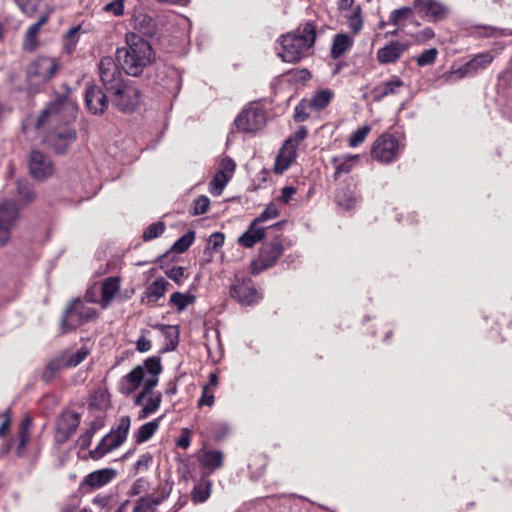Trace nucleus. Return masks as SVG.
Here are the masks:
<instances>
[{
  "label": "nucleus",
  "instance_id": "obj_1",
  "mask_svg": "<svg viewBox=\"0 0 512 512\" xmlns=\"http://www.w3.org/2000/svg\"><path fill=\"white\" fill-rule=\"evenodd\" d=\"M77 110L76 103L68 94H57L37 117L36 129H41L45 125L51 127L44 142L57 154H64L69 145L76 140V131L67 124L75 120Z\"/></svg>",
  "mask_w": 512,
  "mask_h": 512
},
{
  "label": "nucleus",
  "instance_id": "obj_2",
  "mask_svg": "<svg viewBox=\"0 0 512 512\" xmlns=\"http://www.w3.org/2000/svg\"><path fill=\"white\" fill-rule=\"evenodd\" d=\"M120 68L129 76L138 77L155 60V52L147 40L135 34L126 37V46L116 50Z\"/></svg>",
  "mask_w": 512,
  "mask_h": 512
},
{
  "label": "nucleus",
  "instance_id": "obj_3",
  "mask_svg": "<svg viewBox=\"0 0 512 512\" xmlns=\"http://www.w3.org/2000/svg\"><path fill=\"white\" fill-rule=\"evenodd\" d=\"M315 40L316 25L308 21L300 25L294 32L281 37V50L278 54L284 62L296 63L306 55Z\"/></svg>",
  "mask_w": 512,
  "mask_h": 512
},
{
  "label": "nucleus",
  "instance_id": "obj_4",
  "mask_svg": "<svg viewBox=\"0 0 512 512\" xmlns=\"http://www.w3.org/2000/svg\"><path fill=\"white\" fill-rule=\"evenodd\" d=\"M96 316V310L84 304L80 299L73 300L66 308L61 320L64 332L73 330Z\"/></svg>",
  "mask_w": 512,
  "mask_h": 512
},
{
  "label": "nucleus",
  "instance_id": "obj_5",
  "mask_svg": "<svg viewBox=\"0 0 512 512\" xmlns=\"http://www.w3.org/2000/svg\"><path fill=\"white\" fill-rule=\"evenodd\" d=\"M401 151L398 139L389 133L379 136L371 147V156L373 159L382 163H391L395 161Z\"/></svg>",
  "mask_w": 512,
  "mask_h": 512
},
{
  "label": "nucleus",
  "instance_id": "obj_6",
  "mask_svg": "<svg viewBox=\"0 0 512 512\" xmlns=\"http://www.w3.org/2000/svg\"><path fill=\"white\" fill-rule=\"evenodd\" d=\"M55 58L41 56L31 62L27 68V78L31 85H40L50 80L58 70Z\"/></svg>",
  "mask_w": 512,
  "mask_h": 512
},
{
  "label": "nucleus",
  "instance_id": "obj_7",
  "mask_svg": "<svg viewBox=\"0 0 512 512\" xmlns=\"http://www.w3.org/2000/svg\"><path fill=\"white\" fill-rule=\"evenodd\" d=\"M307 129L300 126L292 137L287 139L276 158L275 172L282 173L290 167L297 156L296 148L307 137Z\"/></svg>",
  "mask_w": 512,
  "mask_h": 512
},
{
  "label": "nucleus",
  "instance_id": "obj_8",
  "mask_svg": "<svg viewBox=\"0 0 512 512\" xmlns=\"http://www.w3.org/2000/svg\"><path fill=\"white\" fill-rule=\"evenodd\" d=\"M119 67L112 57H103L99 62L100 79L109 94L114 91L119 93V88L126 84Z\"/></svg>",
  "mask_w": 512,
  "mask_h": 512
},
{
  "label": "nucleus",
  "instance_id": "obj_9",
  "mask_svg": "<svg viewBox=\"0 0 512 512\" xmlns=\"http://www.w3.org/2000/svg\"><path fill=\"white\" fill-rule=\"evenodd\" d=\"M81 422V416L77 412L63 411L55 423V442L62 445L66 443L76 432Z\"/></svg>",
  "mask_w": 512,
  "mask_h": 512
},
{
  "label": "nucleus",
  "instance_id": "obj_10",
  "mask_svg": "<svg viewBox=\"0 0 512 512\" xmlns=\"http://www.w3.org/2000/svg\"><path fill=\"white\" fill-rule=\"evenodd\" d=\"M236 128L246 133H255L266 125L265 111L260 107L244 109L235 119Z\"/></svg>",
  "mask_w": 512,
  "mask_h": 512
},
{
  "label": "nucleus",
  "instance_id": "obj_11",
  "mask_svg": "<svg viewBox=\"0 0 512 512\" xmlns=\"http://www.w3.org/2000/svg\"><path fill=\"white\" fill-rule=\"evenodd\" d=\"M283 246L278 240L263 244L258 258L251 263L252 274H259L272 267L282 255Z\"/></svg>",
  "mask_w": 512,
  "mask_h": 512
},
{
  "label": "nucleus",
  "instance_id": "obj_12",
  "mask_svg": "<svg viewBox=\"0 0 512 512\" xmlns=\"http://www.w3.org/2000/svg\"><path fill=\"white\" fill-rule=\"evenodd\" d=\"M111 101L116 108L124 113L133 112L140 100V91L129 84L123 85V87L119 88V93L114 91L110 94Z\"/></svg>",
  "mask_w": 512,
  "mask_h": 512
},
{
  "label": "nucleus",
  "instance_id": "obj_13",
  "mask_svg": "<svg viewBox=\"0 0 512 512\" xmlns=\"http://www.w3.org/2000/svg\"><path fill=\"white\" fill-rule=\"evenodd\" d=\"M18 218V208L13 200H3L0 202V247L4 246Z\"/></svg>",
  "mask_w": 512,
  "mask_h": 512
},
{
  "label": "nucleus",
  "instance_id": "obj_14",
  "mask_svg": "<svg viewBox=\"0 0 512 512\" xmlns=\"http://www.w3.org/2000/svg\"><path fill=\"white\" fill-rule=\"evenodd\" d=\"M413 8L429 22L442 21L449 13V8L438 0H414Z\"/></svg>",
  "mask_w": 512,
  "mask_h": 512
},
{
  "label": "nucleus",
  "instance_id": "obj_15",
  "mask_svg": "<svg viewBox=\"0 0 512 512\" xmlns=\"http://www.w3.org/2000/svg\"><path fill=\"white\" fill-rule=\"evenodd\" d=\"M28 166L30 174L37 180H45L54 172L51 159L39 150L30 152Z\"/></svg>",
  "mask_w": 512,
  "mask_h": 512
},
{
  "label": "nucleus",
  "instance_id": "obj_16",
  "mask_svg": "<svg viewBox=\"0 0 512 512\" xmlns=\"http://www.w3.org/2000/svg\"><path fill=\"white\" fill-rule=\"evenodd\" d=\"M493 61V55L484 52L476 55L470 61L450 73V79H462L466 76L474 75L479 70L485 69Z\"/></svg>",
  "mask_w": 512,
  "mask_h": 512
},
{
  "label": "nucleus",
  "instance_id": "obj_17",
  "mask_svg": "<svg viewBox=\"0 0 512 512\" xmlns=\"http://www.w3.org/2000/svg\"><path fill=\"white\" fill-rule=\"evenodd\" d=\"M85 103L91 113L100 115L107 110L109 99L100 86L92 84L86 89Z\"/></svg>",
  "mask_w": 512,
  "mask_h": 512
},
{
  "label": "nucleus",
  "instance_id": "obj_18",
  "mask_svg": "<svg viewBox=\"0 0 512 512\" xmlns=\"http://www.w3.org/2000/svg\"><path fill=\"white\" fill-rule=\"evenodd\" d=\"M230 294L242 305L258 303L261 298L250 279L237 281L232 285Z\"/></svg>",
  "mask_w": 512,
  "mask_h": 512
},
{
  "label": "nucleus",
  "instance_id": "obj_19",
  "mask_svg": "<svg viewBox=\"0 0 512 512\" xmlns=\"http://www.w3.org/2000/svg\"><path fill=\"white\" fill-rule=\"evenodd\" d=\"M197 460L199 465L206 470L202 472V477L208 478L211 473L223 466L224 454L219 450L203 449L197 453Z\"/></svg>",
  "mask_w": 512,
  "mask_h": 512
},
{
  "label": "nucleus",
  "instance_id": "obj_20",
  "mask_svg": "<svg viewBox=\"0 0 512 512\" xmlns=\"http://www.w3.org/2000/svg\"><path fill=\"white\" fill-rule=\"evenodd\" d=\"M408 49L409 43L407 42L390 41L384 47L378 49L377 60L381 64L395 63Z\"/></svg>",
  "mask_w": 512,
  "mask_h": 512
},
{
  "label": "nucleus",
  "instance_id": "obj_21",
  "mask_svg": "<svg viewBox=\"0 0 512 512\" xmlns=\"http://www.w3.org/2000/svg\"><path fill=\"white\" fill-rule=\"evenodd\" d=\"M117 476V471L112 468H104L89 473L84 480L81 482V487L86 486L91 489H98L109 482H111Z\"/></svg>",
  "mask_w": 512,
  "mask_h": 512
},
{
  "label": "nucleus",
  "instance_id": "obj_22",
  "mask_svg": "<svg viewBox=\"0 0 512 512\" xmlns=\"http://www.w3.org/2000/svg\"><path fill=\"white\" fill-rule=\"evenodd\" d=\"M404 82L398 76H392L389 80L375 86L371 93L375 102L382 101L385 97L396 95L399 89L404 87Z\"/></svg>",
  "mask_w": 512,
  "mask_h": 512
},
{
  "label": "nucleus",
  "instance_id": "obj_23",
  "mask_svg": "<svg viewBox=\"0 0 512 512\" xmlns=\"http://www.w3.org/2000/svg\"><path fill=\"white\" fill-rule=\"evenodd\" d=\"M133 27L141 34L153 37L158 33V19L148 13H138L133 17Z\"/></svg>",
  "mask_w": 512,
  "mask_h": 512
},
{
  "label": "nucleus",
  "instance_id": "obj_24",
  "mask_svg": "<svg viewBox=\"0 0 512 512\" xmlns=\"http://www.w3.org/2000/svg\"><path fill=\"white\" fill-rule=\"evenodd\" d=\"M145 372L141 365L136 366L132 371L126 374L120 381L119 390L123 395L132 394L144 380Z\"/></svg>",
  "mask_w": 512,
  "mask_h": 512
},
{
  "label": "nucleus",
  "instance_id": "obj_25",
  "mask_svg": "<svg viewBox=\"0 0 512 512\" xmlns=\"http://www.w3.org/2000/svg\"><path fill=\"white\" fill-rule=\"evenodd\" d=\"M358 161V155L347 154L333 157L331 162L335 168L334 179L338 180L343 174L350 173Z\"/></svg>",
  "mask_w": 512,
  "mask_h": 512
},
{
  "label": "nucleus",
  "instance_id": "obj_26",
  "mask_svg": "<svg viewBox=\"0 0 512 512\" xmlns=\"http://www.w3.org/2000/svg\"><path fill=\"white\" fill-rule=\"evenodd\" d=\"M169 282L164 278H158L152 282L145 290L142 302L146 304L156 303L161 297L164 296Z\"/></svg>",
  "mask_w": 512,
  "mask_h": 512
},
{
  "label": "nucleus",
  "instance_id": "obj_27",
  "mask_svg": "<svg viewBox=\"0 0 512 512\" xmlns=\"http://www.w3.org/2000/svg\"><path fill=\"white\" fill-rule=\"evenodd\" d=\"M116 438L117 434H115L113 431L108 433L101 439L96 448L90 451V457L94 460H98L113 449L118 448L121 444H116Z\"/></svg>",
  "mask_w": 512,
  "mask_h": 512
},
{
  "label": "nucleus",
  "instance_id": "obj_28",
  "mask_svg": "<svg viewBox=\"0 0 512 512\" xmlns=\"http://www.w3.org/2000/svg\"><path fill=\"white\" fill-rule=\"evenodd\" d=\"M354 40L348 34L339 33L333 38L330 55L333 59H339L353 46Z\"/></svg>",
  "mask_w": 512,
  "mask_h": 512
},
{
  "label": "nucleus",
  "instance_id": "obj_29",
  "mask_svg": "<svg viewBox=\"0 0 512 512\" xmlns=\"http://www.w3.org/2000/svg\"><path fill=\"white\" fill-rule=\"evenodd\" d=\"M264 237L265 229L257 227V224H254V221H252L248 230L239 237L238 243L246 248H251Z\"/></svg>",
  "mask_w": 512,
  "mask_h": 512
},
{
  "label": "nucleus",
  "instance_id": "obj_30",
  "mask_svg": "<svg viewBox=\"0 0 512 512\" xmlns=\"http://www.w3.org/2000/svg\"><path fill=\"white\" fill-rule=\"evenodd\" d=\"M48 21V15H43L39 18V20L32 24L26 34L24 40V49L28 51H33L38 45V34L40 32L41 27Z\"/></svg>",
  "mask_w": 512,
  "mask_h": 512
},
{
  "label": "nucleus",
  "instance_id": "obj_31",
  "mask_svg": "<svg viewBox=\"0 0 512 512\" xmlns=\"http://www.w3.org/2000/svg\"><path fill=\"white\" fill-rule=\"evenodd\" d=\"M166 498L165 494L161 495H147L137 500L133 512H150L151 510H157L156 507L160 505Z\"/></svg>",
  "mask_w": 512,
  "mask_h": 512
},
{
  "label": "nucleus",
  "instance_id": "obj_32",
  "mask_svg": "<svg viewBox=\"0 0 512 512\" xmlns=\"http://www.w3.org/2000/svg\"><path fill=\"white\" fill-rule=\"evenodd\" d=\"M162 418L163 416H160L157 419L143 424L134 435L136 443L140 444L148 441L158 430Z\"/></svg>",
  "mask_w": 512,
  "mask_h": 512
},
{
  "label": "nucleus",
  "instance_id": "obj_33",
  "mask_svg": "<svg viewBox=\"0 0 512 512\" xmlns=\"http://www.w3.org/2000/svg\"><path fill=\"white\" fill-rule=\"evenodd\" d=\"M103 426V420L100 418L94 419L88 429H86L77 439V444L81 450L89 448L92 442V438L96 431Z\"/></svg>",
  "mask_w": 512,
  "mask_h": 512
},
{
  "label": "nucleus",
  "instance_id": "obj_34",
  "mask_svg": "<svg viewBox=\"0 0 512 512\" xmlns=\"http://www.w3.org/2000/svg\"><path fill=\"white\" fill-rule=\"evenodd\" d=\"M120 289V280L118 277H109L104 280L101 287L102 301L108 304Z\"/></svg>",
  "mask_w": 512,
  "mask_h": 512
},
{
  "label": "nucleus",
  "instance_id": "obj_35",
  "mask_svg": "<svg viewBox=\"0 0 512 512\" xmlns=\"http://www.w3.org/2000/svg\"><path fill=\"white\" fill-rule=\"evenodd\" d=\"M212 483L207 478L201 477V482L194 486L192 491V499L195 503L205 502L211 493Z\"/></svg>",
  "mask_w": 512,
  "mask_h": 512
},
{
  "label": "nucleus",
  "instance_id": "obj_36",
  "mask_svg": "<svg viewBox=\"0 0 512 512\" xmlns=\"http://www.w3.org/2000/svg\"><path fill=\"white\" fill-rule=\"evenodd\" d=\"M66 367L65 358L61 355L53 360H51L45 367L42 378L45 382H50L56 375V373Z\"/></svg>",
  "mask_w": 512,
  "mask_h": 512
},
{
  "label": "nucleus",
  "instance_id": "obj_37",
  "mask_svg": "<svg viewBox=\"0 0 512 512\" xmlns=\"http://www.w3.org/2000/svg\"><path fill=\"white\" fill-rule=\"evenodd\" d=\"M163 334L165 335V339L167 341L164 351H172L174 350L178 345V337H179V331L176 326H170V325H162L160 326Z\"/></svg>",
  "mask_w": 512,
  "mask_h": 512
},
{
  "label": "nucleus",
  "instance_id": "obj_38",
  "mask_svg": "<svg viewBox=\"0 0 512 512\" xmlns=\"http://www.w3.org/2000/svg\"><path fill=\"white\" fill-rule=\"evenodd\" d=\"M17 194H18L20 200L25 205L34 201V199L36 197L31 184L27 180H18L17 181Z\"/></svg>",
  "mask_w": 512,
  "mask_h": 512
},
{
  "label": "nucleus",
  "instance_id": "obj_39",
  "mask_svg": "<svg viewBox=\"0 0 512 512\" xmlns=\"http://www.w3.org/2000/svg\"><path fill=\"white\" fill-rule=\"evenodd\" d=\"M332 93L330 90H321L317 92L313 98L308 101L310 108L318 111L324 109L331 101Z\"/></svg>",
  "mask_w": 512,
  "mask_h": 512
},
{
  "label": "nucleus",
  "instance_id": "obj_40",
  "mask_svg": "<svg viewBox=\"0 0 512 512\" xmlns=\"http://www.w3.org/2000/svg\"><path fill=\"white\" fill-rule=\"evenodd\" d=\"M411 18H413V8L404 6L391 12L389 23L399 26L403 20H409Z\"/></svg>",
  "mask_w": 512,
  "mask_h": 512
},
{
  "label": "nucleus",
  "instance_id": "obj_41",
  "mask_svg": "<svg viewBox=\"0 0 512 512\" xmlns=\"http://www.w3.org/2000/svg\"><path fill=\"white\" fill-rule=\"evenodd\" d=\"M195 239V232L192 230L187 231L172 245L171 249L177 253H184L189 249Z\"/></svg>",
  "mask_w": 512,
  "mask_h": 512
},
{
  "label": "nucleus",
  "instance_id": "obj_42",
  "mask_svg": "<svg viewBox=\"0 0 512 512\" xmlns=\"http://www.w3.org/2000/svg\"><path fill=\"white\" fill-rule=\"evenodd\" d=\"M195 296L192 294H184L180 292H174L170 296V303L177 307L178 311L184 310L188 305L193 304Z\"/></svg>",
  "mask_w": 512,
  "mask_h": 512
},
{
  "label": "nucleus",
  "instance_id": "obj_43",
  "mask_svg": "<svg viewBox=\"0 0 512 512\" xmlns=\"http://www.w3.org/2000/svg\"><path fill=\"white\" fill-rule=\"evenodd\" d=\"M89 350L86 347H81L73 354H62L65 358L66 367H76L88 356Z\"/></svg>",
  "mask_w": 512,
  "mask_h": 512
},
{
  "label": "nucleus",
  "instance_id": "obj_44",
  "mask_svg": "<svg viewBox=\"0 0 512 512\" xmlns=\"http://www.w3.org/2000/svg\"><path fill=\"white\" fill-rule=\"evenodd\" d=\"M131 420L129 416H122L119 420V423L116 429L112 431L117 434L116 444H123L127 438L129 429H130Z\"/></svg>",
  "mask_w": 512,
  "mask_h": 512
},
{
  "label": "nucleus",
  "instance_id": "obj_45",
  "mask_svg": "<svg viewBox=\"0 0 512 512\" xmlns=\"http://www.w3.org/2000/svg\"><path fill=\"white\" fill-rule=\"evenodd\" d=\"M162 396L159 393L155 397H150L148 403L140 410L138 419L142 420L147 418L150 414L156 412L161 404Z\"/></svg>",
  "mask_w": 512,
  "mask_h": 512
},
{
  "label": "nucleus",
  "instance_id": "obj_46",
  "mask_svg": "<svg viewBox=\"0 0 512 512\" xmlns=\"http://www.w3.org/2000/svg\"><path fill=\"white\" fill-rule=\"evenodd\" d=\"M347 25L349 29L354 33H359L363 28V19L361 17V9L357 6L351 15L348 17Z\"/></svg>",
  "mask_w": 512,
  "mask_h": 512
},
{
  "label": "nucleus",
  "instance_id": "obj_47",
  "mask_svg": "<svg viewBox=\"0 0 512 512\" xmlns=\"http://www.w3.org/2000/svg\"><path fill=\"white\" fill-rule=\"evenodd\" d=\"M80 26L72 27L68 30L64 37V49L67 53H71L76 48L78 42V33Z\"/></svg>",
  "mask_w": 512,
  "mask_h": 512
},
{
  "label": "nucleus",
  "instance_id": "obj_48",
  "mask_svg": "<svg viewBox=\"0 0 512 512\" xmlns=\"http://www.w3.org/2000/svg\"><path fill=\"white\" fill-rule=\"evenodd\" d=\"M228 182V178L224 171H218L214 178L210 182V192L215 195H219L225 185Z\"/></svg>",
  "mask_w": 512,
  "mask_h": 512
},
{
  "label": "nucleus",
  "instance_id": "obj_49",
  "mask_svg": "<svg viewBox=\"0 0 512 512\" xmlns=\"http://www.w3.org/2000/svg\"><path fill=\"white\" fill-rule=\"evenodd\" d=\"M165 230V224L161 221L150 224L143 232V240L150 241L159 237Z\"/></svg>",
  "mask_w": 512,
  "mask_h": 512
},
{
  "label": "nucleus",
  "instance_id": "obj_50",
  "mask_svg": "<svg viewBox=\"0 0 512 512\" xmlns=\"http://www.w3.org/2000/svg\"><path fill=\"white\" fill-rule=\"evenodd\" d=\"M143 371H147L151 376H158L162 372L161 360L157 356L146 359L142 365Z\"/></svg>",
  "mask_w": 512,
  "mask_h": 512
},
{
  "label": "nucleus",
  "instance_id": "obj_51",
  "mask_svg": "<svg viewBox=\"0 0 512 512\" xmlns=\"http://www.w3.org/2000/svg\"><path fill=\"white\" fill-rule=\"evenodd\" d=\"M438 56V50L436 48H430L424 50L417 58L416 63L419 67H425L432 65Z\"/></svg>",
  "mask_w": 512,
  "mask_h": 512
},
{
  "label": "nucleus",
  "instance_id": "obj_52",
  "mask_svg": "<svg viewBox=\"0 0 512 512\" xmlns=\"http://www.w3.org/2000/svg\"><path fill=\"white\" fill-rule=\"evenodd\" d=\"M335 201L339 206H342L348 210L355 205L356 198L346 190H339L335 195Z\"/></svg>",
  "mask_w": 512,
  "mask_h": 512
},
{
  "label": "nucleus",
  "instance_id": "obj_53",
  "mask_svg": "<svg viewBox=\"0 0 512 512\" xmlns=\"http://www.w3.org/2000/svg\"><path fill=\"white\" fill-rule=\"evenodd\" d=\"M370 130L371 128L368 125L357 129L349 138V146L354 148L360 145L366 139Z\"/></svg>",
  "mask_w": 512,
  "mask_h": 512
},
{
  "label": "nucleus",
  "instance_id": "obj_54",
  "mask_svg": "<svg viewBox=\"0 0 512 512\" xmlns=\"http://www.w3.org/2000/svg\"><path fill=\"white\" fill-rule=\"evenodd\" d=\"M210 206V200L207 196L201 195L196 198L193 202V210L192 215H202L205 214Z\"/></svg>",
  "mask_w": 512,
  "mask_h": 512
},
{
  "label": "nucleus",
  "instance_id": "obj_55",
  "mask_svg": "<svg viewBox=\"0 0 512 512\" xmlns=\"http://www.w3.org/2000/svg\"><path fill=\"white\" fill-rule=\"evenodd\" d=\"M310 107L309 102L306 100H302L294 110V120L296 122H304L309 118V113L307 109Z\"/></svg>",
  "mask_w": 512,
  "mask_h": 512
},
{
  "label": "nucleus",
  "instance_id": "obj_56",
  "mask_svg": "<svg viewBox=\"0 0 512 512\" xmlns=\"http://www.w3.org/2000/svg\"><path fill=\"white\" fill-rule=\"evenodd\" d=\"M279 215V212H278V209L274 206V205H269L268 207H266V209L264 211H262V213L257 217L255 218L253 221H254V224H258V223H261V222H265L269 219H274L276 218L277 216Z\"/></svg>",
  "mask_w": 512,
  "mask_h": 512
},
{
  "label": "nucleus",
  "instance_id": "obj_57",
  "mask_svg": "<svg viewBox=\"0 0 512 512\" xmlns=\"http://www.w3.org/2000/svg\"><path fill=\"white\" fill-rule=\"evenodd\" d=\"M224 244V234L221 232L212 233L207 240L206 250H217Z\"/></svg>",
  "mask_w": 512,
  "mask_h": 512
},
{
  "label": "nucleus",
  "instance_id": "obj_58",
  "mask_svg": "<svg viewBox=\"0 0 512 512\" xmlns=\"http://www.w3.org/2000/svg\"><path fill=\"white\" fill-rule=\"evenodd\" d=\"M185 269L181 266H174L165 271L166 276L176 282L177 284H181L184 278Z\"/></svg>",
  "mask_w": 512,
  "mask_h": 512
},
{
  "label": "nucleus",
  "instance_id": "obj_59",
  "mask_svg": "<svg viewBox=\"0 0 512 512\" xmlns=\"http://www.w3.org/2000/svg\"><path fill=\"white\" fill-rule=\"evenodd\" d=\"M125 0H113L104 6L106 12H112L115 16H121L124 13Z\"/></svg>",
  "mask_w": 512,
  "mask_h": 512
},
{
  "label": "nucleus",
  "instance_id": "obj_60",
  "mask_svg": "<svg viewBox=\"0 0 512 512\" xmlns=\"http://www.w3.org/2000/svg\"><path fill=\"white\" fill-rule=\"evenodd\" d=\"M214 403V394L211 389H209V385H204L202 389V396L198 401L199 406H212Z\"/></svg>",
  "mask_w": 512,
  "mask_h": 512
},
{
  "label": "nucleus",
  "instance_id": "obj_61",
  "mask_svg": "<svg viewBox=\"0 0 512 512\" xmlns=\"http://www.w3.org/2000/svg\"><path fill=\"white\" fill-rule=\"evenodd\" d=\"M152 460L153 457L150 453L142 454L134 465L135 470L137 472L147 470Z\"/></svg>",
  "mask_w": 512,
  "mask_h": 512
},
{
  "label": "nucleus",
  "instance_id": "obj_62",
  "mask_svg": "<svg viewBox=\"0 0 512 512\" xmlns=\"http://www.w3.org/2000/svg\"><path fill=\"white\" fill-rule=\"evenodd\" d=\"M484 29H485L486 36L499 37V36H505V35H512V30L499 29V28L492 27V26L484 27Z\"/></svg>",
  "mask_w": 512,
  "mask_h": 512
},
{
  "label": "nucleus",
  "instance_id": "obj_63",
  "mask_svg": "<svg viewBox=\"0 0 512 512\" xmlns=\"http://www.w3.org/2000/svg\"><path fill=\"white\" fill-rule=\"evenodd\" d=\"M435 36V33L432 28L426 27L423 30L419 31L414 37L418 42H426L432 39Z\"/></svg>",
  "mask_w": 512,
  "mask_h": 512
},
{
  "label": "nucleus",
  "instance_id": "obj_64",
  "mask_svg": "<svg viewBox=\"0 0 512 512\" xmlns=\"http://www.w3.org/2000/svg\"><path fill=\"white\" fill-rule=\"evenodd\" d=\"M296 193V188L293 186H285L281 190V201L287 204L291 197Z\"/></svg>",
  "mask_w": 512,
  "mask_h": 512
}]
</instances>
